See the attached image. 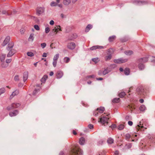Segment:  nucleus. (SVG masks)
<instances>
[{
    "instance_id": "obj_1",
    "label": "nucleus",
    "mask_w": 155,
    "mask_h": 155,
    "mask_svg": "<svg viewBox=\"0 0 155 155\" xmlns=\"http://www.w3.org/2000/svg\"><path fill=\"white\" fill-rule=\"evenodd\" d=\"M83 152L78 145L72 147L69 152V155H82Z\"/></svg>"
},
{
    "instance_id": "obj_2",
    "label": "nucleus",
    "mask_w": 155,
    "mask_h": 155,
    "mask_svg": "<svg viewBox=\"0 0 155 155\" xmlns=\"http://www.w3.org/2000/svg\"><path fill=\"white\" fill-rule=\"evenodd\" d=\"M110 118L109 114L104 113L102 114L101 117L99 119L98 122H100L104 126L106 125L108 123V121Z\"/></svg>"
},
{
    "instance_id": "obj_3",
    "label": "nucleus",
    "mask_w": 155,
    "mask_h": 155,
    "mask_svg": "<svg viewBox=\"0 0 155 155\" xmlns=\"http://www.w3.org/2000/svg\"><path fill=\"white\" fill-rule=\"evenodd\" d=\"M137 134H127L126 135V137L127 140L131 141H134L135 140H137L138 139L136 138L137 137Z\"/></svg>"
},
{
    "instance_id": "obj_4",
    "label": "nucleus",
    "mask_w": 155,
    "mask_h": 155,
    "mask_svg": "<svg viewBox=\"0 0 155 155\" xmlns=\"http://www.w3.org/2000/svg\"><path fill=\"white\" fill-rule=\"evenodd\" d=\"M137 93L143 97H144L146 93L143 87H138L136 90Z\"/></svg>"
},
{
    "instance_id": "obj_5",
    "label": "nucleus",
    "mask_w": 155,
    "mask_h": 155,
    "mask_svg": "<svg viewBox=\"0 0 155 155\" xmlns=\"http://www.w3.org/2000/svg\"><path fill=\"white\" fill-rule=\"evenodd\" d=\"M105 109L104 107H101L98 108L94 112V115L95 116H98L99 115L103 113Z\"/></svg>"
},
{
    "instance_id": "obj_6",
    "label": "nucleus",
    "mask_w": 155,
    "mask_h": 155,
    "mask_svg": "<svg viewBox=\"0 0 155 155\" xmlns=\"http://www.w3.org/2000/svg\"><path fill=\"white\" fill-rule=\"evenodd\" d=\"M139 124H138L136 127V129L137 130L143 131L144 129H146L148 126L146 125V124L143 123L141 124L142 122H140Z\"/></svg>"
},
{
    "instance_id": "obj_7",
    "label": "nucleus",
    "mask_w": 155,
    "mask_h": 155,
    "mask_svg": "<svg viewBox=\"0 0 155 155\" xmlns=\"http://www.w3.org/2000/svg\"><path fill=\"white\" fill-rule=\"evenodd\" d=\"M127 61V59H123L122 58H120V59H115L114 60V62L117 63H125Z\"/></svg>"
},
{
    "instance_id": "obj_8",
    "label": "nucleus",
    "mask_w": 155,
    "mask_h": 155,
    "mask_svg": "<svg viewBox=\"0 0 155 155\" xmlns=\"http://www.w3.org/2000/svg\"><path fill=\"white\" fill-rule=\"evenodd\" d=\"M10 39V37L7 36L5 38L3 43L1 45L3 47L5 46L9 41Z\"/></svg>"
},
{
    "instance_id": "obj_9",
    "label": "nucleus",
    "mask_w": 155,
    "mask_h": 155,
    "mask_svg": "<svg viewBox=\"0 0 155 155\" xmlns=\"http://www.w3.org/2000/svg\"><path fill=\"white\" fill-rule=\"evenodd\" d=\"M9 50L10 51L7 55L8 57H11L17 52L16 50L15 49H11Z\"/></svg>"
},
{
    "instance_id": "obj_10",
    "label": "nucleus",
    "mask_w": 155,
    "mask_h": 155,
    "mask_svg": "<svg viewBox=\"0 0 155 155\" xmlns=\"http://www.w3.org/2000/svg\"><path fill=\"white\" fill-rule=\"evenodd\" d=\"M60 26L58 25L55 27L52 30V32L55 33V34H57L59 31H61Z\"/></svg>"
},
{
    "instance_id": "obj_11",
    "label": "nucleus",
    "mask_w": 155,
    "mask_h": 155,
    "mask_svg": "<svg viewBox=\"0 0 155 155\" xmlns=\"http://www.w3.org/2000/svg\"><path fill=\"white\" fill-rule=\"evenodd\" d=\"M75 45L74 42H70L68 44L67 47L70 49H73L75 47Z\"/></svg>"
},
{
    "instance_id": "obj_12",
    "label": "nucleus",
    "mask_w": 155,
    "mask_h": 155,
    "mask_svg": "<svg viewBox=\"0 0 155 155\" xmlns=\"http://www.w3.org/2000/svg\"><path fill=\"white\" fill-rule=\"evenodd\" d=\"M36 12L37 13L39 14H41L44 12V8L43 7H38L36 9Z\"/></svg>"
},
{
    "instance_id": "obj_13",
    "label": "nucleus",
    "mask_w": 155,
    "mask_h": 155,
    "mask_svg": "<svg viewBox=\"0 0 155 155\" xmlns=\"http://www.w3.org/2000/svg\"><path fill=\"white\" fill-rule=\"evenodd\" d=\"M63 73L62 71H57L56 74L57 78H60L63 76Z\"/></svg>"
},
{
    "instance_id": "obj_14",
    "label": "nucleus",
    "mask_w": 155,
    "mask_h": 155,
    "mask_svg": "<svg viewBox=\"0 0 155 155\" xmlns=\"http://www.w3.org/2000/svg\"><path fill=\"white\" fill-rule=\"evenodd\" d=\"M18 111L15 110L9 113V115L11 117H13L15 116L18 114Z\"/></svg>"
},
{
    "instance_id": "obj_15",
    "label": "nucleus",
    "mask_w": 155,
    "mask_h": 155,
    "mask_svg": "<svg viewBox=\"0 0 155 155\" xmlns=\"http://www.w3.org/2000/svg\"><path fill=\"white\" fill-rule=\"evenodd\" d=\"M14 43L13 42H10L8 45L7 49L8 50H10L11 49H12V48L14 46Z\"/></svg>"
},
{
    "instance_id": "obj_16",
    "label": "nucleus",
    "mask_w": 155,
    "mask_h": 155,
    "mask_svg": "<svg viewBox=\"0 0 155 155\" xmlns=\"http://www.w3.org/2000/svg\"><path fill=\"white\" fill-rule=\"evenodd\" d=\"M20 106V104L18 103H13L11 105L12 108L11 109L16 108L19 107Z\"/></svg>"
},
{
    "instance_id": "obj_17",
    "label": "nucleus",
    "mask_w": 155,
    "mask_h": 155,
    "mask_svg": "<svg viewBox=\"0 0 155 155\" xmlns=\"http://www.w3.org/2000/svg\"><path fill=\"white\" fill-rule=\"evenodd\" d=\"M127 108L131 111H133L135 108L133 104L128 105V106H127Z\"/></svg>"
},
{
    "instance_id": "obj_18",
    "label": "nucleus",
    "mask_w": 155,
    "mask_h": 155,
    "mask_svg": "<svg viewBox=\"0 0 155 155\" xmlns=\"http://www.w3.org/2000/svg\"><path fill=\"white\" fill-rule=\"evenodd\" d=\"M103 48V47L102 46H99L98 45L94 46L90 48L91 50H93L96 49H100Z\"/></svg>"
},
{
    "instance_id": "obj_19",
    "label": "nucleus",
    "mask_w": 155,
    "mask_h": 155,
    "mask_svg": "<svg viewBox=\"0 0 155 155\" xmlns=\"http://www.w3.org/2000/svg\"><path fill=\"white\" fill-rule=\"evenodd\" d=\"M79 143L81 145H83L85 143V139L83 137H81L79 140Z\"/></svg>"
},
{
    "instance_id": "obj_20",
    "label": "nucleus",
    "mask_w": 155,
    "mask_h": 155,
    "mask_svg": "<svg viewBox=\"0 0 155 155\" xmlns=\"http://www.w3.org/2000/svg\"><path fill=\"white\" fill-rule=\"evenodd\" d=\"M48 76L47 75H44L41 79V81L43 83H45L46 80L47 79Z\"/></svg>"
},
{
    "instance_id": "obj_21",
    "label": "nucleus",
    "mask_w": 155,
    "mask_h": 155,
    "mask_svg": "<svg viewBox=\"0 0 155 155\" xmlns=\"http://www.w3.org/2000/svg\"><path fill=\"white\" fill-rule=\"evenodd\" d=\"M28 74L27 72H25L23 74V80L24 82H25L28 79Z\"/></svg>"
},
{
    "instance_id": "obj_22",
    "label": "nucleus",
    "mask_w": 155,
    "mask_h": 155,
    "mask_svg": "<svg viewBox=\"0 0 155 155\" xmlns=\"http://www.w3.org/2000/svg\"><path fill=\"white\" fill-rule=\"evenodd\" d=\"M19 93V91L18 90H16L13 92L12 94L11 95L10 97V98H12L18 94Z\"/></svg>"
},
{
    "instance_id": "obj_23",
    "label": "nucleus",
    "mask_w": 155,
    "mask_h": 155,
    "mask_svg": "<svg viewBox=\"0 0 155 155\" xmlns=\"http://www.w3.org/2000/svg\"><path fill=\"white\" fill-rule=\"evenodd\" d=\"M92 27V26L91 25H88L86 28L85 31L86 32H88L89 30Z\"/></svg>"
},
{
    "instance_id": "obj_24",
    "label": "nucleus",
    "mask_w": 155,
    "mask_h": 155,
    "mask_svg": "<svg viewBox=\"0 0 155 155\" xmlns=\"http://www.w3.org/2000/svg\"><path fill=\"white\" fill-rule=\"evenodd\" d=\"M147 58H143L140 59L139 60L138 62H145L147 61Z\"/></svg>"
},
{
    "instance_id": "obj_25",
    "label": "nucleus",
    "mask_w": 155,
    "mask_h": 155,
    "mask_svg": "<svg viewBox=\"0 0 155 155\" xmlns=\"http://www.w3.org/2000/svg\"><path fill=\"white\" fill-rule=\"evenodd\" d=\"M116 38V37L115 36H113L110 37L109 38V41L110 42H112L114 41Z\"/></svg>"
},
{
    "instance_id": "obj_26",
    "label": "nucleus",
    "mask_w": 155,
    "mask_h": 155,
    "mask_svg": "<svg viewBox=\"0 0 155 155\" xmlns=\"http://www.w3.org/2000/svg\"><path fill=\"white\" fill-rule=\"evenodd\" d=\"M124 73L126 75H128L130 73V70L128 68H126L124 70Z\"/></svg>"
},
{
    "instance_id": "obj_27",
    "label": "nucleus",
    "mask_w": 155,
    "mask_h": 155,
    "mask_svg": "<svg viewBox=\"0 0 155 155\" xmlns=\"http://www.w3.org/2000/svg\"><path fill=\"white\" fill-rule=\"evenodd\" d=\"M110 71L108 70V68H107L104 69L103 72V75H105L106 74H107Z\"/></svg>"
},
{
    "instance_id": "obj_28",
    "label": "nucleus",
    "mask_w": 155,
    "mask_h": 155,
    "mask_svg": "<svg viewBox=\"0 0 155 155\" xmlns=\"http://www.w3.org/2000/svg\"><path fill=\"white\" fill-rule=\"evenodd\" d=\"M59 57V54H56L54 57L53 60L57 61Z\"/></svg>"
},
{
    "instance_id": "obj_29",
    "label": "nucleus",
    "mask_w": 155,
    "mask_h": 155,
    "mask_svg": "<svg viewBox=\"0 0 155 155\" xmlns=\"http://www.w3.org/2000/svg\"><path fill=\"white\" fill-rule=\"evenodd\" d=\"M113 142L114 140L110 138H109L107 140V142L109 144H111L113 143Z\"/></svg>"
},
{
    "instance_id": "obj_30",
    "label": "nucleus",
    "mask_w": 155,
    "mask_h": 155,
    "mask_svg": "<svg viewBox=\"0 0 155 155\" xmlns=\"http://www.w3.org/2000/svg\"><path fill=\"white\" fill-rule=\"evenodd\" d=\"M124 126L123 124H120L118 126V128L120 130H122L124 128Z\"/></svg>"
},
{
    "instance_id": "obj_31",
    "label": "nucleus",
    "mask_w": 155,
    "mask_h": 155,
    "mask_svg": "<svg viewBox=\"0 0 155 155\" xmlns=\"http://www.w3.org/2000/svg\"><path fill=\"white\" fill-rule=\"evenodd\" d=\"M146 109L144 105H142L140 107V110L141 111H144Z\"/></svg>"
},
{
    "instance_id": "obj_32",
    "label": "nucleus",
    "mask_w": 155,
    "mask_h": 155,
    "mask_svg": "<svg viewBox=\"0 0 155 155\" xmlns=\"http://www.w3.org/2000/svg\"><path fill=\"white\" fill-rule=\"evenodd\" d=\"M133 53V51H127L125 52V53L127 55H130L132 54Z\"/></svg>"
},
{
    "instance_id": "obj_33",
    "label": "nucleus",
    "mask_w": 155,
    "mask_h": 155,
    "mask_svg": "<svg viewBox=\"0 0 155 155\" xmlns=\"http://www.w3.org/2000/svg\"><path fill=\"white\" fill-rule=\"evenodd\" d=\"M64 62L65 63H68L70 61V58L68 57H65L64 59Z\"/></svg>"
},
{
    "instance_id": "obj_34",
    "label": "nucleus",
    "mask_w": 155,
    "mask_h": 155,
    "mask_svg": "<svg viewBox=\"0 0 155 155\" xmlns=\"http://www.w3.org/2000/svg\"><path fill=\"white\" fill-rule=\"evenodd\" d=\"M50 5L51 6L53 7V6H57L58 4L57 3L54 2H51L50 4Z\"/></svg>"
},
{
    "instance_id": "obj_35",
    "label": "nucleus",
    "mask_w": 155,
    "mask_h": 155,
    "mask_svg": "<svg viewBox=\"0 0 155 155\" xmlns=\"http://www.w3.org/2000/svg\"><path fill=\"white\" fill-rule=\"evenodd\" d=\"M5 57V54H2L0 57L1 61H4Z\"/></svg>"
},
{
    "instance_id": "obj_36",
    "label": "nucleus",
    "mask_w": 155,
    "mask_h": 155,
    "mask_svg": "<svg viewBox=\"0 0 155 155\" xmlns=\"http://www.w3.org/2000/svg\"><path fill=\"white\" fill-rule=\"evenodd\" d=\"M125 95V93L124 92H122L119 94V96L120 97H123Z\"/></svg>"
},
{
    "instance_id": "obj_37",
    "label": "nucleus",
    "mask_w": 155,
    "mask_h": 155,
    "mask_svg": "<svg viewBox=\"0 0 155 155\" xmlns=\"http://www.w3.org/2000/svg\"><path fill=\"white\" fill-rule=\"evenodd\" d=\"M120 101V98H115L114 99L112 102L113 103H118Z\"/></svg>"
},
{
    "instance_id": "obj_38",
    "label": "nucleus",
    "mask_w": 155,
    "mask_h": 155,
    "mask_svg": "<svg viewBox=\"0 0 155 155\" xmlns=\"http://www.w3.org/2000/svg\"><path fill=\"white\" fill-rule=\"evenodd\" d=\"M34 39V34H31L30 35V36L29 38V39L30 40H31L32 41Z\"/></svg>"
},
{
    "instance_id": "obj_39",
    "label": "nucleus",
    "mask_w": 155,
    "mask_h": 155,
    "mask_svg": "<svg viewBox=\"0 0 155 155\" xmlns=\"http://www.w3.org/2000/svg\"><path fill=\"white\" fill-rule=\"evenodd\" d=\"M5 90L4 88L0 89V95L4 93L5 92Z\"/></svg>"
},
{
    "instance_id": "obj_40",
    "label": "nucleus",
    "mask_w": 155,
    "mask_h": 155,
    "mask_svg": "<svg viewBox=\"0 0 155 155\" xmlns=\"http://www.w3.org/2000/svg\"><path fill=\"white\" fill-rule=\"evenodd\" d=\"M138 68L140 70H142L144 68V66L143 64H140L138 65Z\"/></svg>"
},
{
    "instance_id": "obj_41",
    "label": "nucleus",
    "mask_w": 155,
    "mask_h": 155,
    "mask_svg": "<svg viewBox=\"0 0 155 155\" xmlns=\"http://www.w3.org/2000/svg\"><path fill=\"white\" fill-rule=\"evenodd\" d=\"M27 55L30 57H32L34 56L33 53L31 52H28L27 53Z\"/></svg>"
},
{
    "instance_id": "obj_42",
    "label": "nucleus",
    "mask_w": 155,
    "mask_h": 155,
    "mask_svg": "<svg viewBox=\"0 0 155 155\" xmlns=\"http://www.w3.org/2000/svg\"><path fill=\"white\" fill-rule=\"evenodd\" d=\"M70 2V0H64V4L66 5L69 4Z\"/></svg>"
},
{
    "instance_id": "obj_43",
    "label": "nucleus",
    "mask_w": 155,
    "mask_h": 155,
    "mask_svg": "<svg viewBox=\"0 0 155 155\" xmlns=\"http://www.w3.org/2000/svg\"><path fill=\"white\" fill-rule=\"evenodd\" d=\"M50 31V29L48 27H47L45 29V32L46 33H48Z\"/></svg>"
},
{
    "instance_id": "obj_44",
    "label": "nucleus",
    "mask_w": 155,
    "mask_h": 155,
    "mask_svg": "<svg viewBox=\"0 0 155 155\" xmlns=\"http://www.w3.org/2000/svg\"><path fill=\"white\" fill-rule=\"evenodd\" d=\"M111 56L110 55H109L108 56H107L105 57V59L106 60H108L111 59Z\"/></svg>"
},
{
    "instance_id": "obj_45",
    "label": "nucleus",
    "mask_w": 155,
    "mask_h": 155,
    "mask_svg": "<svg viewBox=\"0 0 155 155\" xmlns=\"http://www.w3.org/2000/svg\"><path fill=\"white\" fill-rule=\"evenodd\" d=\"M57 61L53 60V65L54 67H55L56 66Z\"/></svg>"
},
{
    "instance_id": "obj_46",
    "label": "nucleus",
    "mask_w": 155,
    "mask_h": 155,
    "mask_svg": "<svg viewBox=\"0 0 155 155\" xmlns=\"http://www.w3.org/2000/svg\"><path fill=\"white\" fill-rule=\"evenodd\" d=\"M35 28L37 30H39L40 29L39 27L37 25H34Z\"/></svg>"
},
{
    "instance_id": "obj_47",
    "label": "nucleus",
    "mask_w": 155,
    "mask_h": 155,
    "mask_svg": "<svg viewBox=\"0 0 155 155\" xmlns=\"http://www.w3.org/2000/svg\"><path fill=\"white\" fill-rule=\"evenodd\" d=\"M46 44L45 43H43L41 44V46L42 48H44L46 46Z\"/></svg>"
},
{
    "instance_id": "obj_48",
    "label": "nucleus",
    "mask_w": 155,
    "mask_h": 155,
    "mask_svg": "<svg viewBox=\"0 0 155 155\" xmlns=\"http://www.w3.org/2000/svg\"><path fill=\"white\" fill-rule=\"evenodd\" d=\"M14 80L15 81H18L19 80V77L18 75H16L14 77Z\"/></svg>"
},
{
    "instance_id": "obj_49",
    "label": "nucleus",
    "mask_w": 155,
    "mask_h": 155,
    "mask_svg": "<svg viewBox=\"0 0 155 155\" xmlns=\"http://www.w3.org/2000/svg\"><path fill=\"white\" fill-rule=\"evenodd\" d=\"M92 60L93 61H94V62H95V63H96L98 61H99V60L98 58H94L92 59Z\"/></svg>"
},
{
    "instance_id": "obj_50",
    "label": "nucleus",
    "mask_w": 155,
    "mask_h": 155,
    "mask_svg": "<svg viewBox=\"0 0 155 155\" xmlns=\"http://www.w3.org/2000/svg\"><path fill=\"white\" fill-rule=\"evenodd\" d=\"M116 126L115 124H112L111 126H110V127L112 129H114L116 127Z\"/></svg>"
},
{
    "instance_id": "obj_51",
    "label": "nucleus",
    "mask_w": 155,
    "mask_h": 155,
    "mask_svg": "<svg viewBox=\"0 0 155 155\" xmlns=\"http://www.w3.org/2000/svg\"><path fill=\"white\" fill-rule=\"evenodd\" d=\"M11 61H12V59H7L6 60V63L8 64V63H10L11 62Z\"/></svg>"
},
{
    "instance_id": "obj_52",
    "label": "nucleus",
    "mask_w": 155,
    "mask_h": 155,
    "mask_svg": "<svg viewBox=\"0 0 155 155\" xmlns=\"http://www.w3.org/2000/svg\"><path fill=\"white\" fill-rule=\"evenodd\" d=\"M88 127L90 129H91L93 128V125L92 124H90L88 125Z\"/></svg>"
},
{
    "instance_id": "obj_53",
    "label": "nucleus",
    "mask_w": 155,
    "mask_h": 155,
    "mask_svg": "<svg viewBox=\"0 0 155 155\" xmlns=\"http://www.w3.org/2000/svg\"><path fill=\"white\" fill-rule=\"evenodd\" d=\"M128 124L130 126H131L133 125V122L131 121H129L128 122Z\"/></svg>"
},
{
    "instance_id": "obj_54",
    "label": "nucleus",
    "mask_w": 155,
    "mask_h": 155,
    "mask_svg": "<svg viewBox=\"0 0 155 155\" xmlns=\"http://www.w3.org/2000/svg\"><path fill=\"white\" fill-rule=\"evenodd\" d=\"M20 31L21 34L24 33L25 32V30L23 28L21 29L20 30Z\"/></svg>"
},
{
    "instance_id": "obj_55",
    "label": "nucleus",
    "mask_w": 155,
    "mask_h": 155,
    "mask_svg": "<svg viewBox=\"0 0 155 155\" xmlns=\"http://www.w3.org/2000/svg\"><path fill=\"white\" fill-rule=\"evenodd\" d=\"M2 13L3 14H7L8 15H9L10 14L8 13V12H6V11H3L2 12Z\"/></svg>"
},
{
    "instance_id": "obj_56",
    "label": "nucleus",
    "mask_w": 155,
    "mask_h": 155,
    "mask_svg": "<svg viewBox=\"0 0 155 155\" xmlns=\"http://www.w3.org/2000/svg\"><path fill=\"white\" fill-rule=\"evenodd\" d=\"M54 22L53 20H51L50 22V24L51 25H53L54 24Z\"/></svg>"
},
{
    "instance_id": "obj_57",
    "label": "nucleus",
    "mask_w": 155,
    "mask_h": 155,
    "mask_svg": "<svg viewBox=\"0 0 155 155\" xmlns=\"http://www.w3.org/2000/svg\"><path fill=\"white\" fill-rule=\"evenodd\" d=\"M47 54L45 53H44L43 54V55H42L43 57H47Z\"/></svg>"
},
{
    "instance_id": "obj_58",
    "label": "nucleus",
    "mask_w": 155,
    "mask_h": 155,
    "mask_svg": "<svg viewBox=\"0 0 155 155\" xmlns=\"http://www.w3.org/2000/svg\"><path fill=\"white\" fill-rule=\"evenodd\" d=\"M73 133L74 135H76L77 134V131L74 130H73Z\"/></svg>"
},
{
    "instance_id": "obj_59",
    "label": "nucleus",
    "mask_w": 155,
    "mask_h": 155,
    "mask_svg": "<svg viewBox=\"0 0 155 155\" xmlns=\"http://www.w3.org/2000/svg\"><path fill=\"white\" fill-rule=\"evenodd\" d=\"M57 5L60 8H62L63 6V5L61 4H58Z\"/></svg>"
},
{
    "instance_id": "obj_60",
    "label": "nucleus",
    "mask_w": 155,
    "mask_h": 155,
    "mask_svg": "<svg viewBox=\"0 0 155 155\" xmlns=\"http://www.w3.org/2000/svg\"><path fill=\"white\" fill-rule=\"evenodd\" d=\"M94 77H95L94 75H93L89 76H88V78H94Z\"/></svg>"
},
{
    "instance_id": "obj_61",
    "label": "nucleus",
    "mask_w": 155,
    "mask_h": 155,
    "mask_svg": "<svg viewBox=\"0 0 155 155\" xmlns=\"http://www.w3.org/2000/svg\"><path fill=\"white\" fill-rule=\"evenodd\" d=\"M54 74V73L53 71H51L50 72L49 75L50 76H52Z\"/></svg>"
},
{
    "instance_id": "obj_62",
    "label": "nucleus",
    "mask_w": 155,
    "mask_h": 155,
    "mask_svg": "<svg viewBox=\"0 0 155 155\" xmlns=\"http://www.w3.org/2000/svg\"><path fill=\"white\" fill-rule=\"evenodd\" d=\"M139 101L140 103H143L144 101L143 99H141L139 100Z\"/></svg>"
},
{
    "instance_id": "obj_63",
    "label": "nucleus",
    "mask_w": 155,
    "mask_h": 155,
    "mask_svg": "<svg viewBox=\"0 0 155 155\" xmlns=\"http://www.w3.org/2000/svg\"><path fill=\"white\" fill-rule=\"evenodd\" d=\"M119 153V152L118 151H116L115 152V155H118Z\"/></svg>"
},
{
    "instance_id": "obj_64",
    "label": "nucleus",
    "mask_w": 155,
    "mask_h": 155,
    "mask_svg": "<svg viewBox=\"0 0 155 155\" xmlns=\"http://www.w3.org/2000/svg\"><path fill=\"white\" fill-rule=\"evenodd\" d=\"M60 155H65L64 153L63 152H61L60 153Z\"/></svg>"
}]
</instances>
